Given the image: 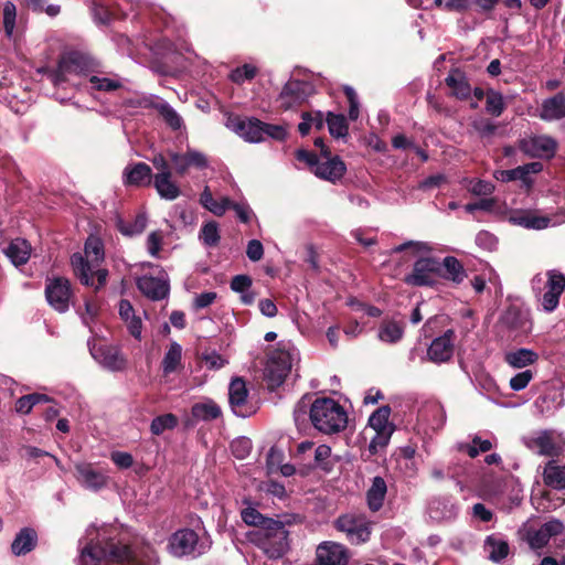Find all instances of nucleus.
Returning <instances> with one entry per match:
<instances>
[{
	"instance_id": "obj_1",
	"label": "nucleus",
	"mask_w": 565,
	"mask_h": 565,
	"mask_svg": "<svg viewBox=\"0 0 565 565\" xmlns=\"http://www.w3.org/2000/svg\"><path fill=\"white\" fill-rule=\"evenodd\" d=\"M241 518L246 525L256 527L249 532L248 537L271 559L282 557L290 548L289 532L286 527L302 523V516L299 514L286 513L274 519L265 516L250 505L242 509Z\"/></svg>"
},
{
	"instance_id": "obj_2",
	"label": "nucleus",
	"mask_w": 565,
	"mask_h": 565,
	"mask_svg": "<svg viewBox=\"0 0 565 565\" xmlns=\"http://www.w3.org/2000/svg\"><path fill=\"white\" fill-rule=\"evenodd\" d=\"M78 565H143L126 544L114 540L90 539L79 541Z\"/></svg>"
},
{
	"instance_id": "obj_3",
	"label": "nucleus",
	"mask_w": 565,
	"mask_h": 565,
	"mask_svg": "<svg viewBox=\"0 0 565 565\" xmlns=\"http://www.w3.org/2000/svg\"><path fill=\"white\" fill-rule=\"evenodd\" d=\"M104 244L96 236H89L85 243V255L75 253L71 263L74 274L85 286H92L96 290L102 288L107 280L108 271L100 268L104 260Z\"/></svg>"
},
{
	"instance_id": "obj_4",
	"label": "nucleus",
	"mask_w": 565,
	"mask_h": 565,
	"mask_svg": "<svg viewBox=\"0 0 565 565\" xmlns=\"http://www.w3.org/2000/svg\"><path fill=\"white\" fill-rule=\"evenodd\" d=\"M309 418L317 430L328 435L337 434L348 425L347 412L330 397L316 398L309 408Z\"/></svg>"
},
{
	"instance_id": "obj_5",
	"label": "nucleus",
	"mask_w": 565,
	"mask_h": 565,
	"mask_svg": "<svg viewBox=\"0 0 565 565\" xmlns=\"http://www.w3.org/2000/svg\"><path fill=\"white\" fill-rule=\"evenodd\" d=\"M102 63L96 57L83 52H68L61 56L56 70L51 78L55 86L70 81V76L77 75L89 78L94 72H99Z\"/></svg>"
},
{
	"instance_id": "obj_6",
	"label": "nucleus",
	"mask_w": 565,
	"mask_h": 565,
	"mask_svg": "<svg viewBox=\"0 0 565 565\" xmlns=\"http://www.w3.org/2000/svg\"><path fill=\"white\" fill-rule=\"evenodd\" d=\"M175 161L177 154L174 153H169V156L158 153L151 159L152 166L156 169L152 178L153 186L161 199L169 201L177 199V182L172 173V163Z\"/></svg>"
},
{
	"instance_id": "obj_7",
	"label": "nucleus",
	"mask_w": 565,
	"mask_h": 565,
	"mask_svg": "<svg viewBox=\"0 0 565 565\" xmlns=\"http://www.w3.org/2000/svg\"><path fill=\"white\" fill-rule=\"evenodd\" d=\"M440 274L439 258L434 256H425L418 258L409 274L403 281L412 287H430L438 285Z\"/></svg>"
},
{
	"instance_id": "obj_8",
	"label": "nucleus",
	"mask_w": 565,
	"mask_h": 565,
	"mask_svg": "<svg viewBox=\"0 0 565 565\" xmlns=\"http://www.w3.org/2000/svg\"><path fill=\"white\" fill-rule=\"evenodd\" d=\"M291 370V355L288 351L277 349L270 352L265 369V380L269 391H275L286 380Z\"/></svg>"
},
{
	"instance_id": "obj_9",
	"label": "nucleus",
	"mask_w": 565,
	"mask_h": 565,
	"mask_svg": "<svg viewBox=\"0 0 565 565\" xmlns=\"http://www.w3.org/2000/svg\"><path fill=\"white\" fill-rule=\"evenodd\" d=\"M248 388L242 377H235L228 386V402L233 413L239 417H249L257 412L255 404L248 401Z\"/></svg>"
},
{
	"instance_id": "obj_10",
	"label": "nucleus",
	"mask_w": 565,
	"mask_h": 565,
	"mask_svg": "<svg viewBox=\"0 0 565 565\" xmlns=\"http://www.w3.org/2000/svg\"><path fill=\"white\" fill-rule=\"evenodd\" d=\"M558 148V142L551 136L541 135L519 140V149L531 158L552 159Z\"/></svg>"
},
{
	"instance_id": "obj_11",
	"label": "nucleus",
	"mask_w": 565,
	"mask_h": 565,
	"mask_svg": "<svg viewBox=\"0 0 565 565\" xmlns=\"http://www.w3.org/2000/svg\"><path fill=\"white\" fill-rule=\"evenodd\" d=\"M45 297L51 307L58 312H65L70 307L71 286L66 278H47Z\"/></svg>"
},
{
	"instance_id": "obj_12",
	"label": "nucleus",
	"mask_w": 565,
	"mask_h": 565,
	"mask_svg": "<svg viewBox=\"0 0 565 565\" xmlns=\"http://www.w3.org/2000/svg\"><path fill=\"white\" fill-rule=\"evenodd\" d=\"M334 527L347 534V539L352 544H361L370 539V529L366 523L354 515L344 514L340 515L335 522Z\"/></svg>"
},
{
	"instance_id": "obj_13",
	"label": "nucleus",
	"mask_w": 565,
	"mask_h": 565,
	"mask_svg": "<svg viewBox=\"0 0 565 565\" xmlns=\"http://www.w3.org/2000/svg\"><path fill=\"white\" fill-rule=\"evenodd\" d=\"M226 126L249 142L263 141L264 121L250 117L230 116Z\"/></svg>"
},
{
	"instance_id": "obj_14",
	"label": "nucleus",
	"mask_w": 565,
	"mask_h": 565,
	"mask_svg": "<svg viewBox=\"0 0 565 565\" xmlns=\"http://www.w3.org/2000/svg\"><path fill=\"white\" fill-rule=\"evenodd\" d=\"M312 92V86L303 81H288L279 94L280 107L288 110L301 105Z\"/></svg>"
},
{
	"instance_id": "obj_15",
	"label": "nucleus",
	"mask_w": 565,
	"mask_h": 565,
	"mask_svg": "<svg viewBox=\"0 0 565 565\" xmlns=\"http://www.w3.org/2000/svg\"><path fill=\"white\" fill-rule=\"evenodd\" d=\"M75 478L78 483L90 491H98L107 486V471L95 468L92 463L82 462L75 466Z\"/></svg>"
},
{
	"instance_id": "obj_16",
	"label": "nucleus",
	"mask_w": 565,
	"mask_h": 565,
	"mask_svg": "<svg viewBox=\"0 0 565 565\" xmlns=\"http://www.w3.org/2000/svg\"><path fill=\"white\" fill-rule=\"evenodd\" d=\"M543 170V163L539 161L525 163L510 170H499L494 172V178L502 182L515 180L522 181L527 190L532 189L534 180L530 174L540 173Z\"/></svg>"
},
{
	"instance_id": "obj_17",
	"label": "nucleus",
	"mask_w": 565,
	"mask_h": 565,
	"mask_svg": "<svg viewBox=\"0 0 565 565\" xmlns=\"http://www.w3.org/2000/svg\"><path fill=\"white\" fill-rule=\"evenodd\" d=\"M455 338V331L452 329H448L443 333V335L434 339L427 350L429 361L434 363L448 362L454 355Z\"/></svg>"
},
{
	"instance_id": "obj_18",
	"label": "nucleus",
	"mask_w": 565,
	"mask_h": 565,
	"mask_svg": "<svg viewBox=\"0 0 565 565\" xmlns=\"http://www.w3.org/2000/svg\"><path fill=\"white\" fill-rule=\"evenodd\" d=\"M92 356L105 369L121 371L126 366V360L118 348L108 344H94L89 348Z\"/></svg>"
},
{
	"instance_id": "obj_19",
	"label": "nucleus",
	"mask_w": 565,
	"mask_h": 565,
	"mask_svg": "<svg viewBox=\"0 0 565 565\" xmlns=\"http://www.w3.org/2000/svg\"><path fill=\"white\" fill-rule=\"evenodd\" d=\"M210 548L206 541L201 540L199 534L191 529L179 530V557L190 556L196 558Z\"/></svg>"
},
{
	"instance_id": "obj_20",
	"label": "nucleus",
	"mask_w": 565,
	"mask_h": 565,
	"mask_svg": "<svg viewBox=\"0 0 565 565\" xmlns=\"http://www.w3.org/2000/svg\"><path fill=\"white\" fill-rule=\"evenodd\" d=\"M500 323L505 327L509 331L515 333H526L531 329V322L529 319L527 311L522 308L511 305L509 306L500 317Z\"/></svg>"
},
{
	"instance_id": "obj_21",
	"label": "nucleus",
	"mask_w": 565,
	"mask_h": 565,
	"mask_svg": "<svg viewBox=\"0 0 565 565\" xmlns=\"http://www.w3.org/2000/svg\"><path fill=\"white\" fill-rule=\"evenodd\" d=\"M317 561L320 565H348V550L342 544L324 542L317 548Z\"/></svg>"
},
{
	"instance_id": "obj_22",
	"label": "nucleus",
	"mask_w": 565,
	"mask_h": 565,
	"mask_svg": "<svg viewBox=\"0 0 565 565\" xmlns=\"http://www.w3.org/2000/svg\"><path fill=\"white\" fill-rule=\"evenodd\" d=\"M152 170L145 162L128 163L122 171V183L126 186H146L152 182Z\"/></svg>"
},
{
	"instance_id": "obj_23",
	"label": "nucleus",
	"mask_w": 565,
	"mask_h": 565,
	"mask_svg": "<svg viewBox=\"0 0 565 565\" xmlns=\"http://www.w3.org/2000/svg\"><path fill=\"white\" fill-rule=\"evenodd\" d=\"M138 289L152 300L166 298L169 292V285L163 274L158 277L141 276L137 280Z\"/></svg>"
},
{
	"instance_id": "obj_24",
	"label": "nucleus",
	"mask_w": 565,
	"mask_h": 565,
	"mask_svg": "<svg viewBox=\"0 0 565 565\" xmlns=\"http://www.w3.org/2000/svg\"><path fill=\"white\" fill-rule=\"evenodd\" d=\"M221 415V407L211 399L204 403H195L191 408V417L186 416L183 425L185 428H193L199 420L210 422Z\"/></svg>"
},
{
	"instance_id": "obj_25",
	"label": "nucleus",
	"mask_w": 565,
	"mask_h": 565,
	"mask_svg": "<svg viewBox=\"0 0 565 565\" xmlns=\"http://www.w3.org/2000/svg\"><path fill=\"white\" fill-rule=\"evenodd\" d=\"M345 172L347 164L339 156L320 161L317 169H313L316 177L331 183L340 181L344 177Z\"/></svg>"
},
{
	"instance_id": "obj_26",
	"label": "nucleus",
	"mask_w": 565,
	"mask_h": 565,
	"mask_svg": "<svg viewBox=\"0 0 565 565\" xmlns=\"http://www.w3.org/2000/svg\"><path fill=\"white\" fill-rule=\"evenodd\" d=\"M445 84L451 89L450 96L467 100L471 95V86L466 74L459 68H451L445 78Z\"/></svg>"
},
{
	"instance_id": "obj_27",
	"label": "nucleus",
	"mask_w": 565,
	"mask_h": 565,
	"mask_svg": "<svg viewBox=\"0 0 565 565\" xmlns=\"http://www.w3.org/2000/svg\"><path fill=\"white\" fill-rule=\"evenodd\" d=\"M439 278L451 281L454 285H460L467 278L462 263L455 256H446L439 260Z\"/></svg>"
},
{
	"instance_id": "obj_28",
	"label": "nucleus",
	"mask_w": 565,
	"mask_h": 565,
	"mask_svg": "<svg viewBox=\"0 0 565 565\" xmlns=\"http://www.w3.org/2000/svg\"><path fill=\"white\" fill-rule=\"evenodd\" d=\"M540 117L546 121L559 120L565 117V95L557 93L546 98L541 107Z\"/></svg>"
},
{
	"instance_id": "obj_29",
	"label": "nucleus",
	"mask_w": 565,
	"mask_h": 565,
	"mask_svg": "<svg viewBox=\"0 0 565 565\" xmlns=\"http://www.w3.org/2000/svg\"><path fill=\"white\" fill-rule=\"evenodd\" d=\"M543 480L547 487L556 490H565V462L550 460L543 470Z\"/></svg>"
},
{
	"instance_id": "obj_30",
	"label": "nucleus",
	"mask_w": 565,
	"mask_h": 565,
	"mask_svg": "<svg viewBox=\"0 0 565 565\" xmlns=\"http://www.w3.org/2000/svg\"><path fill=\"white\" fill-rule=\"evenodd\" d=\"M31 245L24 238H14L3 249L6 256L14 266L26 264L31 256Z\"/></svg>"
},
{
	"instance_id": "obj_31",
	"label": "nucleus",
	"mask_w": 565,
	"mask_h": 565,
	"mask_svg": "<svg viewBox=\"0 0 565 565\" xmlns=\"http://www.w3.org/2000/svg\"><path fill=\"white\" fill-rule=\"evenodd\" d=\"M405 331V323L394 319L385 318L379 327V339L385 343H397L402 340Z\"/></svg>"
},
{
	"instance_id": "obj_32",
	"label": "nucleus",
	"mask_w": 565,
	"mask_h": 565,
	"mask_svg": "<svg viewBox=\"0 0 565 565\" xmlns=\"http://www.w3.org/2000/svg\"><path fill=\"white\" fill-rule=\"evenodd\" d=\"M36 542L38 534L35 530L23 527L18 532L11 544L12 553L17 556L25 555L35 547Z\"/></svg>"
},
{
	"instance_id": "obj_33",
	"label": "nucleus",
	"mask_w": 565,
	"mask_h": 565,
	"mask_svg": "<svg viewBox=\"0 0 565 565\" xmlns=\"http://www.w3.org/2000/svg\"><path fill=\"white\" fill-rule=\"evenodd\" d=\"M527 447L536 450L540 455L548 457H557L562 452V448L554 441L548 431H543L537 437L532 438L527 443Z\"/></svg>"
},
{
	"instance_id": "obj_34",
	"label": "nucleus",
	"mask_w": 565,
	"mask_h": 565,
	"mask_svg": "<svg viewBox=\"0 0 565 565\" xmlns=\"http://www.w3.org/2000/svg\"><path fill=\"white\" fill-rule=\"evenodd\" d=\"M209 166V160L203 152L188 149L183 154H179V177L183 175L189 169L204 170Z\"/></svg>"
},
{
	"instance_id": "obj_35",
	"label": "nucleus",
	"mask_w": 565,
	"mask_h": 565,
	"mask_svg": "<svg viewBox=\"0 0 565 565\" xmlns=\"http://www.w3.org/2000/svg\"><path fill=\"white\" fill-rule=\"evenodd\" d=\"M510 222L525 228L543 230L546 228L551 220L546 216H536L529 211H516L510 216Z\"/></svg>"
},
{
	"instance_id": "obj_36",
	"label": "nucleus",
	"mask_w": 565,
	"mask_h": 565,
	"mask_svg": "<svg viewBox=\"0 0 565 565\" xmlns=\"http://www.w3.org/2000/svg\"><path fill=\"white\" fill-rule=\"evenodd\" d=\"M386 492L387 486L385 480L380 476L374 477L366 492L367 504L371 511L376 512L383 507Z\"/></svg>"
},
{
	"instance_id": "obj_37",
	"label": "nucleus",
	"mask_w": 565,
	"mask_h": 565,
	"mask_svg": "<svg viewBox=\"0 0 565 565\" xmlns=\"http://www.w3.org/2000/svg\"><path fill=\"white\" fill-rule=\"evenodd\" d=\"M200 203L214 215L222 216L227 210H230L232 200L227 196H223L221 200H215L210 188L205 186L200 195Z\"/></svg>"
},
{
	"instance_id": "obj_38",
	"label": "nucleus",
	"mask_w": 565,
	"mask_h": 565,
	"mask_svg": "<svg viewBox=\"0 0 565 565\" xmlns=\"http://www.w3.org/2000/svg\"><path fill=\"white\" fill-rule=\"evenodd\" d=\"M88 82L93 89L99 92H114L122 86L121 79L117 75L107 76L102 68L99 72H94L88 78Z\"/></svg>"
},
{
	"instance_id": "obj_39",
	"label": "nucleus",
	"mask_w": 565,
	"mask_h": 565,
	"mask_svg": "<svg viewBox=\"0 0 565 565\" xmlns=\"http://www.w3.org/2000/svg\"><path fill=\"white\" fill-rule=\"evenodd\" d=\"M504 360L509 365L515 369H522L534 364L539 360V354L533 350L521 348L515 351L508 352Z\"/></svg>"
},
{
	"instance_id": "obj_40",
	"label": "nucleus",
	"mask_w": 565,
	"mask_h": 565,
	"mask_svg": "<svg viewBox=\"0 0 565 565\" xmlns=\"http://www.w3.org/2000/svg\"><path fill=\"white\" fill-rule=\"evenodd\" d=\"M391 415V407L383 405L379 407L369 418V425L375 431H393L394 427L388 422Z\"/></svg>"
},
{
	"instance_id": "obj_41",
	"label": "nucleus",
	"mask_w": 565,
	"mask_h": 565,
	"mask_svg": "<svg viewBox=\"0 0 565 565\" xmlns=\"http://www.w3.org/2000/svg\"><path fill=\"white\" fill-rule=\"evenodd\" d=\"M326 121L328 124L329 132L333 138H344L349 135V125L347 118L342 114H327Z\"/></svg>"
},
{
	"instance_id": "obj_42",
	"label": "nucleus",
	"mask_w": 565,
	"mask_h": 565,
	"mask_svg": "<svg viewBox=\"0 0 565 565\" xmlns=\"http://www.w3.org/2000/svg\"><path fill=\"white\" fill-rule=\"evenodd\" d=\"M331 448L328 445H319L315 449L313 463H309L310 468H319L324 472H330L333 463L330 461Z\"/></svg>"
},
{
	"instance_id": "obj_43",
	"label": "nucleus",
	"mask_w": 565,
	"mask_h": 565,
	"mask_svg": "<svg viewBox=\"0 0 565 565\" xmlns=\"http://www.w3.org/2000/svg\"><path fill=\"white\" fill-rule=\"evenodd\" d=\"M200 239L207 247H216L221 241L218 224L215 221L205 223L200 230Z\"/></svg>"
},
{
	"instance_id": "obj_44",
	"label": "nucleus",
	"mask_w": 565,
	"mask_h": 565,
	"mask_svg": "<svg viewBox=\"0 0 565 565\" xmlns=\"http://www.w3.org/2000/svg\"><path fill=\"white\" fill-rule=\"evenodd\" d=\"M486 545L491 548L490 559L493 562L499 563L509 555L510 548L507 541L495 539L491 535L487 537Z\"/></svg>"
},
{
	"instance_id": "obj_45",
	"label": "nucleus",
	"mask_w": 565,
	"mask_h": 565,
	"mask_svg": "<svg viewBox=\"0 0 565 565\" xmlns=\"http://www.w3.org/2000/svg\"><path fill=\"white\" fill-rule=\"evenodd\" d=\"M505 109V104L501 93L489 89L487 92L486 110L488 114L499 117Z\"/></svg>"
},
{
	"instance_id": "obj_46",
	"label": "nucleus",
	"mask_w": 565,
	"mask_h": 565,
	"mask_svg": "<svg viewBox=\"0 0 565 565\" xmlns=\"http://www.w3.org/2000/svg\"><path fill=\"white\" fill-rule=\"evenodd\" d=\"M546 290L555 292L558 297L565 291V275L558 270L552 269L546 273Z\"/></svg>"
},
{
	"instance_id": "obj_47",
	"label": "nucleus",
	"mask_w": 565,
	"mask_h": 565,
	"mask_svg": "<svg viewBox=\"0 0 565 565\" xmlns=\"http://www.w3.org/2000/svg\"><path fill=\"white\" fill-rule=\"evenodd\" d=\"M47 399L46 395L36 393L22 396L15 403V411L21 414H28L34 405L46 402Z\"/></svg>"
},
{
	"instance_id": "obj_48",
	"label": "nucleus",
	"mask_w": 565,
	"mask_h": 565,
	"mask_svg": "<svg viewBox=\"0 0 565 565\" xmlns=\"http://www.w3.org/2000/svg\"><path fill=\"white\" fill-rule=\"evenodd\" d=\"M257 67L252 64H244L236 67L230 74V78L235 84H243L245 81H252L257 75Z\"/></svg>"
},
{
	"instance_id": "obj_49",
	"label": "nucleus",
	"mask_w": 565,
	"mask_h": 565,
	"mask_svg": "<svg viewBox=\"0 0 565 565\" xmlns=\"http://www.w3.org/2000/svg\"><path fill=\"white\" fill-rule=\"evenodd\" d=\"M177 426V417L173 414H166L156 417L151 425L150 430L153 435H161L168 429H173Z\"/></svg>"
},
{
	"instance_id": "obj_50",
	"label": "nucleus",
	"mask_w": 565,
	"mask_h": 565,
	"mask_svg": "<svg viewBox=\"0 0 565 565\" xmlns=\"http://www.w3.org/2000/svg\"><path fill=\"white\" fill-rule=\"evenodd\" d=\"M17 19V8L14 3L8 1L3 6V29L6 35L11 39L13 36Z\"/></svg>"
},
{
	"instance_id": "obj_51",
	"label": "nucleus",
	"mask_w": 565,
	"mask_h": 565,
	"mask_svg": "<svg viewBox=\"0 0 565 565\" xmlns=\"http://www.w3.org/2000/svg\"><path fill=\"white\" fill-rule=\"evenodd\" d=\"M146 226H147V216L145 214H139L136 216L134 222L128 223V224H122L120 226V232L124 235L132 236V235L142 233L145 231Z\"/></svg>"
},
{
	"instance_id": "obj_52",
	"label": "nucleus",
	"mask_w": 565,
	"mask_h": 565,
	"mask_svg": "<svg viewBox=\"0 0 565 565\" xmlns=\"http://www.w3.org/2000/svg\"><path fill=\"white\" fill-rule=\"evenodd\" d=\"M550 541V537L542 529V526L536 531L527 532V542L533 550L543 548Z\"/></svg>"
},
{
	"instance_id": "obj_53",
	"label": "nucleus",
	"mask_w": 565,
	"mask_h": 565,
	"mask_svg": "<svg viewBox=\"0 0 565 565\" xmlns=\"http://www.w3.org/2000/svg\"><path fill=\"white\" fill-rule=\"evenodd\" d=\"M252 285V277L245 274L234 276L230 282L231 289L237 294H244L245 291L250 289Z\"/></svg>"
},
{
	"instance_id": "obj_54",
	"label": "nucleus",
	"mask_w": 565,
	"mask_h": 565,
	"mask_svg": "<svg viewBox=\"0 0 565 565\" xmlns=\"http://www.w3.org/2000/svg\"><path fill=\"white\" fill-rule=\"evenodd\" d=\"M533 379V373L531 370H525L523 372H520L518 374H515L511 380H510V387L513 390V391H522L524 390L529 383L531 382V380Z\"/></svg>"
},
{
	"instance_id": "obj_55",
	"label": "nucleus",
	"mask_w": 565,
	"mask_h": 565,
	"mask_svg": "<svg viewBox=\"0 0 565 565\" xmlns=\"http://www.w3.org/2000/svg\"><path fill=\"white\" fill-rule=\"evenodd\" d=\"M267 136L277 141H282L287 137V130L281 125H273L264 122L263 138Z\"/></svg>"
},
{
	"instance_id": "obj_56",
	"label": "nucleus",
	"mask_w": 565,
	"mask_h": 565,
	"mask_svg": "<svg viewBox=\"0 0 565 565\" xmlns=\"http://www.w3.org/2000/svg\"><path fill=\"white\" fill-rule=\"evenodd\" d=\"M162 239H163V233L161 231H154L149 234V236L147 238V250L151 256H153V257L158 256L161 244H162Z\"/></svg>"
},
{
	"instance_id": "obj_57",
	"label": "nucleus",
	"mask_w": 565,
	"mask_h": 565,
	"mask_svg": "<svg viewBox=\"0 0 565 565\" xmlns=\"http://www.w3.org/2000/svg\"><path fill=\"white\" fill-rule=\"evenodd\" d=\"M154 106L158 109L159 114L167 120V122L173 129H177V115L173 108L162 100L156 103Z\"/></svg>"
},
{
	"instance_id": "obj_58",
	"label": "nucleus",
	"mask_w": 565,
	"mask_h": 565,
	"mask_svg": "<svg viewBox=\"0 0 565 565\" xmlns=\"http://www.w3.org/2000/svg\"><path fill=\"white\" fill-rule=\"evenodd\" d=\"M163 372L169 374L177 370V342H172L163 359Z\"/></svg>"
},
{
	"instance_id": "obj_59",
	"label": "nucleus",
	"mask_w": 565,
	"mask_h": 565,
	"mask_svg": "<svg viewBox=\"0 0 565 565\" xmlns=\"http://www.w3.org/2000/svg\"><path fill=\"white\" fill-rule=\"evenodd\" d=\"M110 459L120 469H128L134 463L132 456L126 451H113Z\"/></svg>"
},
{
	"instance_id": "obj_60",
	"label": "nucleus",
	"mask_w": 565,
	"mask_h": 565,
	"mask_svg": "<svg viewBox=\"0 0 565 565\" xmlns=\"http://www.w3.org/2000/svg\"><path fill=\"white\" fill-rule=\"evenodd\" d=\"M295 156L298 161L307 163L312 172L313 169H317V166H319L320 160L318 156L312 151L298 149Z\"/></svg>"
},
{
	"instance_id": "obj_61",
	"label": "nucleus",
	"mask_w": 565,
	"mask_h": 565,
	"mask_svg": "<svg viewBox=\"0 0 565 565\" xmlns=\"http://www.w3.org/2000/svg\"><path fill=\"white\" fill-rule=\"evenodd\" d=\"M231 448L236 458L243 459L250 451V441L247 438L236 439L232 443Z\"/></svg>"
},
{
	"instance_id": "obj_62",
	"label": "nucleus",
	"mask_w": 565,
	"mask_h": 565,
	"mask_svg": "<svg viewBox=\"0 0 565 565\" xmlns=\"http://www.w3.org/2000/svg\"><path fill=\"white\" fill-rule=\"evenodd\" d=\"M246 255L252 262H258L264 256V247L260 241L250 239L247 244Z\"/></svg>"
},
{
	"instance_id": "obj_63",
	"label": "nucleus",
	"mask_w": 565,
	"mask_h": 565,
	"mask_svg": "<svg viewBox=\"0 0 565 565\" xmlns=\"http://www.w3.org/2000/svg\"><path fill=\"white\" fill-rule=\"evenodd\" d=\"M217 298V294L215 291H206L198 295L194 298V308L203 309L211 306Z\"/></svg>"
},
{
	"instance_id": "obj_64",
	"label": "nucleus",
	"mask_w": 565,
	"mask_h": 565,
	"mask_svg": "<svg viewBox=\"0 0 565 565\" xmlns=\"http://www.w3.org/2000/svg\"><path fill=\"white\" fill-rule=\"evenodd\" d=\"M559 303V297L555 292L545 290L542 297V307L546 312L554 311Z\"/></svg>"
}]
</instances>
